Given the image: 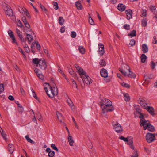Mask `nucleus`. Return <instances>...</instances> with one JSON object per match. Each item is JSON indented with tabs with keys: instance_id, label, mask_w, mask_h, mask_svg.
Returning <instances> with one entry per match:
<instances>
[{
	"instance_id": "1a4fd4ad",
	"label": "nucleus",
	"mask_w": 157,
	"mask_h": 157,
	"mask_svg": "<svg viewBox=\"0 0 157 157\" xmlns=\"http://www.w3.org/2000/svg\"><path fill=\"white\" fill-rule=\"evenodd\" d=\"M98 46H99L98 50L100 55L101 56H102L105 52L104 46L102 44L100 43L98 44Z\"/></svg>"
},
{
	"instance_id": "5701e85b",
	"label": "nucleus",
	"mask_w": 157,
	"mask_h": 157,
	"mask_svg": "<svg viewBox=\"0 0 157 157\" xmlns=\"http://www.w3.org/2000/svg\"><path fill=\"white\" fill-rule=\"evenodd\" d=\"M75 5L78 10H82V6L81 3L80 1H77L75 2Z\"/></svg>"
},
{
	"instance_id": "2f4dec72",
	"label": "nucleus",
	"mask_w": 157,
	"mask_h": 157,
	"mask_svg": "<svg viewBox=\"0 0 157 157\" xmlns=\"http://www.w3.org/2000/svg\"><path fill=\"white\" fill-rule=\"evenodd\" d=\"M124 98L126 101H128L130 99V97L128 94H124Z\"/></svg>"
},
{
	"instance_id": "412c9836",
	"label": "nucleus",
	"mask_w": 157,
	"mask_h": 157,
	"mask_svg": "<svg viewBox=\"0 0 157 157\" xmlns=\"http://www.w3.org/2000/svg\"><path fill=\"white\" fill-rule=\"evenodd\" d=\"M68 141L69 142V145L71 146H73V143L74 142V141L73 140L72 137L70 136V134L68 135Z\"/></svg>"
},
{
	"instance_id": "680f3d73",
	"label": "nucleus",
	"mask_w": 157,
	"mask_h": 157,
	"mask_svg": "<svg viewBox=\"0 0 157 157\" xmlns=\"http://www.w3.org/2000/svg\"><path fill=\"white\" fill-rule=\"evenodd\" d=\"M35 43L36 44V48L38 50H40V46L39 44L37 41H35Z\"/></svg>"
},
{
	"instance_id": "338daca9",
	"label": "nucleus",
	"mask_w": 157,
	"mask_h": 157,
	"mask_svg": "<svg viewBox=\"0 0 157 157\" xmlns=\"http://www.w3.org/2000/svg\"><path fill=\"white\" fill-rule=\"evenodd\" d=\"M89 22L91 25H94V22L93 19L91 17H90L89 20Z\"/></svg>"
},
{
	"instance_id": "bb28decb",
	"label": "nucleus",
	"mask_w": 157,
	"mask_h": 157,
	"mask_svg": "<svg viewBox=\"0 0 157 157\" xmlns=\"http://www.w3.org/2000/svg\"><path fill=\"white\" fill-rule=\"evenodd\" d=\"M78 49L80 53L82 54H84L85 53V50L82 46H79Z\"/></svg>"
},
{
	"instance_id": "cd10ccee",
	"label": "nucleus",
	"mask_w": 157,
	"mask_h": 157,
	"mask_svg": "<svg viewBox=\"0 0 157 157\" xmlns=\"http://www.w3.org/2000/svg\"><path fill=\"white\" fill-rule=\"evenodd\" d=\"M1 129H0V131L1 132V134L2 136L3 139L5 140H7V138H6V135L5 133L4 132L2 128L0 127Z\"/></svg>"
},
{
	"instance_id": "e2e57ef3",
	"label": "nucleus",
	"mask_w": 157,
	"mask_h": 157,
	"mask_svg": "<svg viewBox=\"0 0 157 157\" xmlns=\"http://www.w3.org/2000/svg\"><path fill=\"white\" fill-rule=\"evenodd\" d=\"M124 28L126 30H128L130 29V25H128L125 24L124 25Z\"/></svg>"
},
{
	"instance_id": "9d476101",
	"label": "nucleus",
	"mask_w": 157,
	"mask_h": 157,
	"mask_svg": "<svg viewBox=\"0 0 157 157\" xmlns=\"http://www.w3.org/2000/svg\"><path fill=\"white\" fill-rule=\"evenodd\" d=\"M125 13L127 15V19L129 20L132 17V10L128 9L125 11Z\"/></svg>"
},
{
	"instance_id": "69168bd1",
	"label": "nucleus",
	"mask_w": 157,
	"mask_h": 157,
	"mask_svg": "<svg viewBox=\"0 0 157 157\" xmlns=\"http://www.w3.org/2000/svg\"><path fill=\"white\" fill-rule=\"evenodd\" d=\"M18 112L20 113L21 114L24 110V108L23 107H19L18 108Z\"/></svg>"
},
{
	"instance_id": "f257e3e1",
	"label": "nucleus",
	"mask_w": 157,
	"mask_h": 157,
	"mask_svg": "<svg viewBox=\"0 0 157 157\" xmlns=\"http://www.w3.org/2000/svg\"><path fill=\"white\" fill-rule=\"evenodd\" d=\"M112 102L107 99L105 98L103 100L102 104L101 105L102 110V113H105V112H111L114 110V108L112 106Z\"/></svg>"
},
{
	"instance_id": "6ab92c4d",
	"label": "nucleus",
	"mask_w": 157,
	"mask_h": 157,
	"mask_svg": "<svg viewBox=\"0 0 157 157\" xmlns=\"http://www.w3.org/2000/svg\"><path fill=\"white\" fill-rule=\"evenodd\" d=\"M83 77L85 79V81L86 84H90V83L92 82L90 80V79L88 76L87 75V74H86V76H83Z\"/></svg>"
},
{
	"instance_id": "a211bd4d",
	"label": "nucleus",
	"mask_w": 157,
	"mask_h": 157,
	"mask_svg": "<svg viewBox=\"0 0 157 157\" xmlns=\"http://www.w3.org/2000/svg\"><path fill=\"white\" fill-rule=\"evenodd\" d=\"M8 149L10 153L12 154L14 151V146L12 144H9L8 145Z\"/></svg>"
},
{
	"instance_id": "393cba45",
	"label": "nucleus",
	"mask_w": 157,
	"mask_h": 157,
	"mask_svg": "<svg viewBox=\"0 0 157 157\" xmlns=\"http://www.w3.org/2000/svg\"><path fill=\"white\" fill-rule=\"evenodd\" d=\"M140 58L141 62L144 63L147 59V57L145 54H143L140 56Z\"/></svg>"
},
{
	"instance_id": "052dcab7",
	"label": "nucleus",
	"mask_w": 157,
	"mask_h": 157,
	"mask_svg": "<svg viewBox=\"0 0 157 157\" xmlns=\"http://www.w3.org/2000/svg\"><path fill=\"white\" fill-rule=\"evenodd\" d=\"M156 7L155 6H150V9L152 12H153L154 11H155Z\"/></svg>"
},
{
	"instance_id": "c85d7f7f",
	"label": "nucleus",
	"mask_w": 157,
	"mask_h": 157,
	"mask_svg": "<svg viewBox=\"0 0 157 157\" xmlns=\"http://www.w3.org/2000/svg\"><path fill=\"white\" fill-rule=\"evenodd\" d=\"M40 61V59H38L35 58L33 59L32 61L33 63L36 64V66H38V64L39 63Z\"/></svg>"
},
{
	"instance_id": "ddd939ff",
	"label": "nucleus",
	"mask_w": 157,
	"mask_h": 157,
	"mask_svg": "<svg viewBox=\"0 0 157 157\" xmlns=\"http://www.w3.org/2000/svg\"><path fill=\"white\" fill-rule=\"evenodd\" d=\"M101 76L104 77H108V72L107 70L103 68L101 69L100 71Z\"/></svg>"
},
{
	"instance_id": "39448f33",
	"label": "nucleus",
	"mask_w": 157,
	"mask_h": 157,
	"mask_svg": "<svg viewBox=\"0 0 157 157\" xmlns=\"http://www.w3.org/2000/svg\"><path fill=\"white\" fill-rule=\"evenodd\" d=\"M146 140L149 143L152 142L155 140V135L150 133H147L146 136Z\"/></svg>"
},
{
	"instance_id": "c9c22d12",
	"label": "nucleus",
	"mask_w": 157,
	"mask_h": 157,
	"mask_svg": "<svg viewBox=\"0 0 157 157\" xmlns=\"http://www.w3.org/2000/svg\"><path fill=\"white\" fill-rule=\"evenodd\" d=\"M25 138L27 140L28 142H29L32 144H34L35 142L33 141L30 138H29L28 136H25Z\"/></svg>"
},
{
	"instance_id": "603ef678",
	"label": "nucleus",
	"mask_w": 157,
	"mask_h": 157,
	"mask_svg": "<svg viewBox=\"0 0 157 157\" xmlns=\"http://www.w3.org/2000/svg\"><path fill=\"white\" fill-rule=\"evenodd\" d=\"M71 80L72 83L73 87L74 88H77V86L75 81L73 79H71Z\"/></svg>"
},
{
	"instance_id": "20e7f679",
	"label": "nucleus",
	"mask_w": 157,
	"mask_h": 157,
	"mask_svg": "<svg viewBox=\"0 0 157 157\" xmlns=\"http://www.w3.org/2000/svg\"><path fill=\"white\" fill-rule=\"evenodd\" d=\"M4 10L5 14L9 16L12 17L13 16V11L10 6L6 5Z\"/></svg>"
},
{
	"instance_id": "a19ab883",
	"label": "nucleus",
	"mask_w": 157,
	"mask_h": 157,
	"mask_svg": "<svg viewBox=\"0 0 157 157\" xmlns=\"http://www.w3.org/2000/svg\"><path fill=\"white\" fill-rule=\"evenodd\" d=\"M55 155V152L54 151H52L48 153V156L49 157H53Z\"/></svg>"
},
{
	"instance_id": "b1692460",
	"label": "nucleus",
	"mask_w": 157,
	"mask_h": 157,
	"mask_svg": "<svg viewBox=\"0 0 157 157\" xmlns=\"http://www.w3.org/2000/svg\"><path fill=\"white\" fill-rule=\"evenodd\" d=\"M56 115L58 119L59 120L60 122H62V120L63 119V117L61 113L58 112H56Z\"/></svg>"
},
{
	"instance_id": "58836bf2",
	"label": "nucleus",
	"mask_w": 157,
	"mask_h": 157,
	"mask_svg": "<svg viewBox=\"0 0 157 157\" xmlns=\"http://www.w3.org/2000/svg\"><path fill=\"white\" fill-rule=\"evenodd\" d=\"M120 139L123 140L125 142H128V139H129L128 137L127 138H125L122 136H120L119 138Z\"/></svg>"
},
{
	"instance_id": "473e14b6",
	"label": "nucleus",
	"mask_w": 157,
	"mask_h": 157,
	"mask_svg": "<svg viewBox=\"0 0 157 157\" xmlns=\"http://www.w3.org/2000/svg\"><path fill=\"white\" fill-rule=\"evenodd\" d=\"M136 31L135 30H133L131 33H129L128 34V36H131V37H133L136 36Z\"/></svg>"
},
{
	"instance_id": "a878e982",
	"label": "nucleus",
	"mask_w": 157,
	"mask_h": 157,
	"mask_svg": "<svg viewBox=\"0 0 157 157\" xmlns=\"http://www.w3.org/2000/svg\"><path fill=\"white\" fill-rule=\"evenodd\" d=\"M27 38L28 40L29 44H30L33 40V36L31 34H27Z\"/></svg>"
},
{
	"instance_id": "e433bc0d",
	"label": "nucleus",
	"mask_w": 157,
	"mask_h": 157,
	"mask_svg": "<svg viewBox=\"0 0 157 157\" xmlns=\"http://www.w3.org/2000/svg\"><path fill=\"white\" fill-rule=\"evenodd\" d=\"M24 48L25 52H29V48L28 45L26 44H25V46H24Z\"/></svg>"
},
{
	"instance_id": "6e6552de",
	"label": "nucleus",
	"mask_w": 157,
	"mask_h": 157,
	"mask_svg": "<svg viewBox=\"0 0 157 157\" xmlns=\"http://www.w3.org/2000/svg\"><path fill=\"white\" fill-rule=\"evenodd\" d=\"M144 108L146 109L150 114L153 116L157 114V112L155 111L154 112V109L152 107L147 106V107H145Z\"/></svg>"
},
{
	"instance_id": "49530a36",
	"label": "nucleus",
	"mask_w": 157,
	"mask_h": 157,
	"mask_svg": "<svg viewBox=\"0 0 157 157\" xmlns=\"http://www.w3.org/2000/svg\"><path fill=\"white\" fill-rule=\"evenodd\" d=\"M8 33L9 36L11 38L14 36L13 32L11 30H9L8 31Z\"/></svg>"
},
{
	"instance_id": "f704fd0d",
	"label": "nucleus",
	"mask_w": 157,
	"mask_h": 157,
	"mask_svg": "<svg viewBox=\"0 0 157 157\" xmlns=\"http://www.w3.org/2000/svg\"><path fill=\"white\" fill-rule=\"evenodd\" d=\"M142 25L143 26L145 27L147 25V20L146 19H144L142 21Z\"/></svg>"
},
{
	"instance_id": "4468645a",
	"label": "nucleus",
	"mask_w": 157,
	"mask_h": 157,
	"mask_svg": "<svg viewBox=\"0 0 157 157\" xmlns=\"http://www.w3.org/2000/svg\"><path fill=\"white\" fill-rule=\"evenodd\" d=\"M124 64L123 65V66L121 68H119V71L123 74L124 76H127V69L126 67H124Z\"/></svg>"
},
{
	"instance_id": "4c0bfd02",
	"label": "nucleus",
	"mask_w": 157,
	"mask_h": 157,
	"mask_svg": "<svg viewBox=\"0 0 157 157\" xmlns=\"http://www.w3.org/2000/svg\"><path fill=\"white\" fill-rule=\"evenodd\" d=\"M24 24L25 25V27L28 29L29 30H28V31H29L31 32H33L32 31V29H30L29 28L30 27V26L29 23L28 22H27L25 23Z\"/></svg>"
},
{
	"instance_id": "c03bdc74",
	"label": "nucleus",
	"mask_w": 157,
	"mask_h": 157,
	"mask_svg": "<svg viewBox=\"0 0 157 157\" xmlns=\"http://www.w3.org/2000/svg\"><path fill=\"white\" fill-rule=\"evenodd\" d=\"M67 101L68 104L70 106L72 107L73 106V103L70 99H68Z\"/></svg>"
},
{
	"instance_id": "864d4df0",
	"label": "nucleus",
	"mask_w": 157,
	"mask_h": 157,
	"mask_svg": "<svg viewBox=\"0 0 157 157\" xmlns=\"http://www.w3.org/2000/svg\"><path fill=\"white\" fill-rule=\"evenodd\" d=\"M132 139V137H130V138L129 139H128V142H128L127 144H128L130 145H132V144L133 141Z\"/></svg>"
},
{
	"instance_id": "c756f323",
	"label": "nucleus",
	"mask_w": 157,
	"mask_h": 157,
	"mask_svg": "<svg viewBox=\"0 0 157 157\" xmlns=\"http://www.w3.org/2000/svg\"><path fill=\"white\" fill-rule=\"evenodd\" d=\"M58 20L59 23L60 25H62L63 24L64 21V20L63 19V18L62 17H59V18Z\"/></svg>"
},
{
	"instance_id": "a18cd8bd",
	"label": "nucleus",
	"mask_w": 157,
	"mask_h": 157,
	"mask_svg": "<svg viewBox=\"0 0 157 157\" xmlns=\"http://www.w3.org/2000/svg\"><path fill=\"white\" fill-rule=\"evenodd\" d=\"M137 111L139 113H140V116L139 117L141 119H144V116L142 113H140V109H137Z\"/></svg>"
},
{
	"instance_id": "423d86ee",
	"label": "nucleus",
	"mask_w": 157,
	"mask_h": 157,
	"mask_svg": "<svg viewBox=\"0 0 157 157\" xmlns=\"http://www.w3.org/2000/svg\"><path fill=\"white\" fill-rule=\"evenodd\" d=\"M113 129L117 133H121L123 131V129L121 125L117 123L113 125Z\"/></svg>"
},
{
	"instance_id": "9b49d317",
	"label": "nucleus",
	"mask_w": 157,
	"mask_h": 157,
	"mask_svg": "<svg viewBox=\"0 0 157 157\" xmlns=\"http://www.w3.org/2000/svg\"><path fill=\"white\" fill-rule=\"evenodd\" d=\"M16 32L17 34V36L19 37L20 40L21 41H24L22 32L17 28H16Z\"/></svg>"
},
{
	"instance_id": "4be33fe9",
	"label": "nucleus",
	"mask_w": 157,
	"mask_h": 157,
	"mask_svg": "<svg viewBox=\"0 0 157 157\" xmlns=\"http://www.w3.org/2000/svg\"><path fill=\"white\" fill-rule=\"evenodd\" d=\"M78 72L79 73L80 75H82L85 76H86V73L84 71L83 69L80 67V68H79L78 70Z\"/></svg>"
},
{
	"instance_id": "774afa93",
	"label": "nucleus",
	"mask_w": 157,
	"mask_h": 157,
	"mask_svg": "<svg viewBox=\"0 0 157 157\" xmlns=\"http://www.w3.org/2000/svg\"><path fill=\"white\" fill-rule=\"evenodd\" d=\"M153 12V17L156 19L157 18V11H154Z\"/></svg>"
},
{
	"instance_id": "f03ea898",
	"label": "nucleus",
	"mask_w": 157,
	"mask_h": 157,
	"mask_svg": "<svg viewBox=\"0 0 157 157\" xmlns=\"http://www.w3.org/2000/svg\"><path fill=\"white\" fill-rule=\"evenodd\" d=\"M48 84L50 86V91L51 92V94H49V91L46 87L44 88L48 96L52 98L55 95H57L58 94V90L56 85L54 83L52 85V87L50 86L49 83Z\"/></svg>"
},
{
	"instance_id": "aec40b11",
	"label": "nucleus",
	"mask_w": 157,
	"mask_h": 157,
	"mask_svg": "<svg viewBox=\"0 0 157 157\" xmlns=\"http://www.w3.org/2000/svg\"><path fill=\"white\" fill-rule=\"evenodd\" d=\"M142 51L144 53H146L148 51V48L146 44H143L142 45Z\"/></svg>"
},
{
	"instance_id": "3c124183",
	"label": "nucleus",
	"mask_w": 157,
	"mask_h": 157,
	"mask_svg": "<svg viewBox=\"0 0 157 157\" xmlns=\"http://www.w3.org/2000/svg\"><path fill=\"white\" fill-rule=\"evenodd\" d=\"M135 43L136 42L135 40L132 39L130 40L129 44L131 46H132L135 44Z\"/></svg>"
},
{
	"instance_id": "f3484780",
	"label": "nucleus",
	"mask_w": 157,
	"mask_h": 157,
	"mask_svg": "<svg viewBox=\"0 0 157 157\" xmlns=\"http://www.w3.org/2000/svg\"><path fill=\"white\" fill-rule=\"evenodd\" d=\"M117 8L119 11H123L125 10L126 7L123 4L120 3L118 5Z\"/></svg>"
},
{
	"instance_id": "7c9ffc66",
	"label": "nucleus",
	"mask_w": 157,
	"mask_h": 157,
	"mask_svg": "<svg viewBox=\"0 0 157 157\" xmlns=\"http://www.w3.org/2000/svg\"><path fill=\"white\" fill-rule=\"evenodd\" d=\"M148 130L151 132H154L155 130L154 127L150 124H148Z\"/></svg>"
},
{
	"instance_id": "5fc2aeb1",
	"label": "nucleus",
	"mask_w": 157,
	"mask_h": 157,
	"mask_svg": "<svg viewBox=\"0 0 157 157\" xmlns=\"http://www.w3.org/2000/svg\"><path fill=\"white\" fill-rule=\"evenodd\" d=\"M51 147L53 149L56 150L57 152L58 151V149L57 147H56L54 144H51Z\"/></svg>"
},
{
	"instance_id": "7ed1b4c3",
	"label": "nucleus",
	"mask_w": 157,
	"mask_h": 157,
	"mask_svg": "<svg viewBox=\"0 0 157 157\" xmlns=\"http://www.w3.org/2000/svg\"><path fill=\"white\" fill-rule=\"evenodd\" d=\"M38 65L40 68L42 70H45L47 66L46 62L44 58L40 59V61Z\"/></svg>"
},
{
	"instance_id": "72a5a7b5",
	"label": "nucleus",
	"mask_w": 157,
	"mask_h": 157,
	"mask_svg": "<svg viewBox=\"0 0 157 157\" xmlns=\"http://www.w3.org/2000/svg\"><path fill=\"white\" fill-rule=\"evenodd\" d=\"M52 4L54 6V8L56 10H57L58 8V4L57 2L55 1H53L52 2Z\"/></svg>"
},
{
	"instance_id": "6e6d98bb",
	"label": "nucleus",
	"mask_w": 157,
	"mask_h": 157,
	"mask_svg": "<svg viewBox=\"0 0 157 157\" xmlns=\"http://www.w3.org/2000/svg\"><path fill=\"white\" fill-rule=\"evenodd\" d=\"M100 65L102 67H104L106 65V63L104 59H101V61Z\"/></svg>"
},
{
	"instance_id": "37998d69",
	"label": "nucleus",
	"mask_w": 157,
	"mask_h": 157,
	"mask_svg": "<svg viewBox=\"0 0 157 157\" xmlns=\"http://www.w3.org/2000/svg\"><path fill=\"white\" fill-rule=\"evenodd\" d=\"M18 50L19 51V52L23 55V57H24V58H26V56H25V54L24 53V52H23V51L21 49V47H19L18 48Z\"/></svg>"
},
{
	"instance_id": "0e129e2a",
	"label": "nucleus",
	"mask_w": 157,
	"mask_h": 157,
	"mask_svg": "<svg viewBox=\"0 0 157 157\" xmlns=\"http://www.w3.org/2000/svg\"><path fill=\"white\" fill-rule=\"evenodd\" d=\"M151 69H154L155 66V64L153 61H152L151 62Z\"/></svg>"
},
{
	"instance_id": "79ce46f5",
	"label": "nucleus",
	"mask_w": 157,
	"mask_h": 157,
	"mask_svg": "<svg viewBox=\"0 0 157 157\" xmlns=\"http://www.w3.org/2000/svg\"><path fill=\"white\" fill-rule=\"evenodd\" d=\"M25 12L24 13L26 15L27 17L29 18H31V16L29 14L28 10L25 8Z\"/></svg>"
},
{
	"instance_id": "0eeeda50",
	"label": "nucleus",
	"mask_w": 157,
	"mask_h": 157,
	"mask_svg": "<svg viewBox=\"0 0 157 157\" xmlns=\"http://www.w3.org/2000/svg\"><path fill=\"white\" fill-rule=\"evenodd\" d=\"M124 67H126L127 69V71H128L129 72V74L128 75L127 74V76L131 78H135L136 77L135 74L130 70V68L128 65L124 64Z\"/></svg>"
},
{
	"instance_id": "bf43d9fd",
	"label": "nucleus",
	"mask_w": 157,
	"mask_h": 157,
	"mask_svg": "<svg viewBox=\"0 0 157 157\" xmlns=\"http://www.w3.org/2000/svg\"><path fill=\"white\" fill-rule=\"evenodd\" d=\"M3 85L2 84H0V92L2 93L4 90Z\"/></svg>"
},
{
	"instance_id": "f8f14e48",
	"label": "nucleus",
	"mask_w": 157,
	"mask_h": 157,
	"mask_svg": "<svg viewBox=\"0 0 157 157\" xmlns=\"http://www.w3.org/2000/svg\"><path fill=\"white\" fill-rule=\"evenodd\" d=\"M150 124L149 121L146 120L145 119H141L140 124L141 126L144 125L147 126Z\"/></svg>"
},
{
	"instance_id": "2eb2a0df",
	"label": "nucleus",
	"mask_w": 157,
	"mask_h": 157,
	"mask_svg": "<svg viewBox=\"0 0 157 157\" xmlns=\"http://www.w3.org/2000/svg\"><path fill=\"white\" fill-rule=\"evenodd\" d=\"M39 70L37 68H35L34 70V71L36 74L37 77L40 79L43 80L44 79V76L41 73H38Z\"/></svg>"
},
{
	"instance_id": "8fccbe9b",
	"label": "nucleus",
	"mask_w": 157,
	"mask_h": 157,
	"mask_svg": "<svg viewBox=\"0 0 157 157\" xmlns=\"http://www.w3.org/2000/svg\"><path fill=\"white\" fill-rule=\"evenodd\" d=\"M31 91L33 93V97L36 99H38V98L37 97V96H36V93L34 92V90L32 88H31Z\"/></svg>"
},
{
	"instance_id": "13d9d810",
	"label": "nucleus",
	"mask_w": 157,
	"mask_h": 157,
	"mask_svg": "<svg viewBox=\"0 0 157 157\" xmlns=\"http://www.w3.org/2000/svg\"><path fill=\"white\" fill-rule=\"evenodd\" d=\"M76 36V33L75 32L72 31L71 32V36L72 38H74Z\"/></svg>"
},
{
	"instance_id": "dca6fc26",
	"label": "nucleus",
	"mask_w": 157,
	"mask_h": 157,
	"mask_svg": "<svg viewBox=\"0 0 157 157\" xmlns=\"http://www.w3.org/2000/svg\"><path fill=\"white\" fill-rule=\"evenodd\" d=\"M138 101L142 107H145V105H147V103H146V101L144 99L141 98H140L138 100Z\"/></svg>"
},
{
	"instance_id": "09e8293b",
	"label": "nucleus",
	"mask_w": 157,
	"mask_h": 157,
	"mask_svg": "<svg viewBox=\"0 0 157 157\" xmlns=\"http://www.w3.org/2000/svg\"><path fill=\"white\" fill-rule=\"evenodd\" d=\"M121 85H122V86H123V87H126V88H129L130 87V86L129 84H127L126 83H124V82H123V83H122L121 84Z\"/></svg>"
},
{
	"instance_id": "4d7b16f0",
	"label": "nucleus",
	"mask_w": 157,
	"mask_h": 157,
	"mask_svg": "<svg viewBox=\"0 0 157 157\" xmlns=\"http://www.w3.org/2000/svg\"><path fill=\"white\" fill-rule=\"evenodd\" d=\"M17 25L18 26L21 28L23 26L22 23L19 20H17Z\"/></svg>"
},
{
	"instance_id": "de8ad7c7",
	"label": "nucleus",
	"mask_w": 157,
	"mask_h": 157,
	"mask_svg": "<svg viewBox=\"0 0 157 157\" xmlns=\"http://www.w3.org/2000/svg\"><path fill=\"white\" fill-rule=\"evenodd\" d=\"M18 10L19 12L21 13H24L25 12V11L24 10V9L22 7H18Z\"/></svg>"
},
{
	"instance_id": "ea45409f",
	"label": "nucleus",
	"mask_w": 157,
	"mask_h": 157,
	"mask_svg": "<svg viewBox=\"0 0 157 157\" xmlns=\"http://www.w3.org/2000/svg\"><path fill=\"white\" fill-rule=\"evenodd\" d=\"M151 78V75H150L149 76L147 75H145L144 76V80L145 81L147 80L148 79H150Z\"/></svg>"
}]
</instances>
